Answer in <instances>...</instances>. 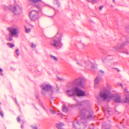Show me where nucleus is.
<instances>
[{
	"label": "nucleus",
	"instance_id": "9d476101",
	"mask_svg": "<svg viewBox=\"0 0 129 129\" xmlns=\"http://www.w3.org/2000/svg\"><path fill=\"white\" fill-rule=\"evenodd\" d=\"M29 16L30 20L32 21H34L38 18V12L35 10H32L30 12Z\"/></svg>",
	"mask_w": 129,
	"mask_h": 129
},
{
	"label": "nucleus",
	"instance_id": "e433bc0d",
	"mask_svg": "<svg viewBox=\"0 0 129 129\" xmlns=\"http://www.w3.org/2000/svg\"><path fill=\"white\" fill-rule=\"evenodd\" d=\"M1 103L0 102V104H1Z\"/></svg>",
	"mask_w": 129,
	"mask_h": 129
},
{
	"label": "nucleus",
	"instance_id": "393cba45",
	"mask_svg": "<svg viewBox=\"0 0 129 129\" xmlns=\"http://www.w3.org/2000/svg\"><path fill=\"white\" fill-rule=\"evenodd\" d=\"M32 128H33V129H37V128L36 126H32Z\"/></svg>",
	"mask_w": 129,
	"mask_h": 129
},
{
	"label": "nucleus",
	"instance_id": "f704fd0d",
	"mask_svg": "<svg viewBox=\"0 0 129 129\" xmlns=\"http://www.w3.org/2000/svg\"><path fill=\"white\" fill-rule=\"evenodd\" d=\"M77 123H78V125H79V122H77Z\"/></svg>",
	"mask_w": 129,
	"mask_h": 129
},
{
	"label": "nucleus",
	"instance_id": "39448f33",
	"mask_svg": "<svg viewBox=\"0 0 129 129\" xmlns=\"http://www.w3.org/2000/svg\"><path fill=\"white\" fill-rule=\"evenodd\" d=\"M41 87L42 89L41 93L43 95H45L47 92L50 94L52 92V86L49 84H43L41 85Z\"/></svg>",
	"mask_w": 129,
	"mask_h": 129
},
{
	"label": "nucleus",
	"instance_id": "f03ea898",
	"mask_svg": "<svg viewBox=\"0 0 129 129\" xmlns=\"http://www.w3.org/2000/svg\"><path fill=\"white\" fill-rule=\"evenodd\" d=\"M62 34L58 32L55 36L52 39L50 42V44L52 46L60 48L62 44L61 42Z\"/></svg>",
	"mask_w": 129,
	"mask_h": 129
},
{
	"label": "nucleus",
	"instance_id": "c85d7f7f",
	"mask_svg": "<svg viewBox=\"0 0 129 129\" xmlns=\"http://www.w3.org/2000/svg\"><path fill=\"white\" fill-rule=\"evenodd\" d=\"M2 70L0 68V72H2Z\"/></svg>",
	"mask_w": 129,
	"mask_h": 129
},
{
	"label": "nucleus",
	"instance_id": "a878e982",
	"mask_svg": "<svg viewBox=\"0 0 129 129\" xmlns=\"http://www.w3.org/2000/svg\"><path fill=\"white\" fill-rule=\"evenodd\" d=\"M103 6H101L100 7V9L101 10H102L103 8Z\"/></svg>",
	"mask_w": 129,
	"mask_h": 129
},
{
	"label": "nucleus",
	"instance_id": "c756f323",
	"mask_svg": "<svg viewBox=\"0 0 129 129\" xmlns=\"http://www.w3.org/2000/svg\"><path fill=\"white\" fill-rule=\"evenodd\" d=\"M113 3H115V0H113Z\"/></svg>",
	"mask_w": 129,
	"mask_h": 129
},
{
	"label": "nucleus",
	"instance_id": "2f4dec72",
	"mask_svg": "<svg viewBox=\"0 0 129 129\" xmlns=\"http://www.w3.org/2000/svg\"><path fill=\"white\" fill-rule=\"evenodd\" d=\"M21 128H23V126L22 125L21 126Z\"/></svg>",
	"mask_w": 129,
	"mask_h": 129
},
{
	"label": "nucleus",
	"instance_id": "a211bd4d",
	"mask_svg": "<svg viewBox=\"0 0 129 129\" xmlns=\"http://www.w3.org/2000/svg\"><path fill=\"white\" fill-rule=\"evenodd\" d=\"M31 47L33 48H35L36 47V45L33 43H31Z\"/></svg>",
	"mask_w": 129,
	"mask_h": 129
},
{
	"label": "nucleus",
	"instance_id": "423d86ee",
	"mask_svg": "<svg viewBox=\"0 0 129 129\" xmlns=\"http://www.w3.org/2000/svg\"><path fill=\"white\" fill-rule=\"evenodd\" d=\"M85 80L83 78H79L76 79L74 80L72 83L73 86H79L82 87L84 86V82Z\"/></svg>",
	"mask_w": 129,
	"mask_h": 129
},
{
	"label": "nucleus",
	"instance_id": "b1692460",
	"mask_svg": "<svg viewBox=\"0 0 129 129\" xmlns=\"http://www.w3.org/2000/svg\"><path fill=\"white\" fill-rule=\"evenodd\" d=\"M99 73L103 74L104 73V72L102 70H100L99 71Z\"/></svg>",
	"mask_w": 129,
	"mask_h": 129
},
{
	"label": "nucleus",
	"instance_id": "c9c22d12",
	"mask_svg": "<svg viewBox=\"0 0 129 129\" xmlns=\"http://www.w3.org/2000/svg\"><path fill=\"white\" fill-rule=\"evenodd\" d=\"M108 65L109 66H110V65L109 64H108Z\"/></svg>",
	"mask_w": 129,
	"mask_h": 129
},
{
	"label": "nucleus",
	"instance_id": "7c9ffc66",
	"mask_svg": "<svg viewBox=\"0 0 129 129\" xmlns=\"http://www.w3.org/2000/svg\"><path fill=\"white\" fill-rule=\"evenodd\" d=\"M120 85L122 87V84H120Z\"/></svg>",
	"mask_w": 129,
	"mask_h": 129
},
{
	"label": "nucleus",
	"instance_id": "f3484780",
	"mask_svg": "<svg viewBox=\"0 0 129 129\" xmlns=\"http://www.w3.org/2000/svg\"><path fill=\"white\" fill-rule=\"evenodd\" d=\"M15 52L18 56H19V49H17L16 50Z\"/></svg>",
	"mask_w": 129,
	"mask_h": 129
},
{
	"label": "nucleus",
	"instance_id": "bb28decb",
	"mask_svg": "<svg viewBox=\"0 0 129 129\" xmlns=\"http://www.w3.org/2000/svg\"><path fill=\"white\" fill-rule=\"evenodd\" d=\"M78 105H76V106H77L78 105H80V103H78Z\"/></svg>",
	"mask_w": 129,
	"mask_h": 129
},
{
	"label": "nucleus",
	"instance_id": "0eeeda50",
	"mask_svg": "<svg viewBox=\"0 0 129 129\" xmlns=\"http://www.w3.org/2000/svg\"><path fill=\"white\" fill-rule=\"evenodd\" d=\"M77 63L79 66L86 68H92L91 67L92 63L89 61H86L84 59H81L77 60Z\"/></svg>",
	"mask_w": 129,
	"mask_h": 129
},
{
	"label": "nucleus",
	"instance_id": "f257e3e1",
	"mask_svg": "<svg viewBox=\"0 0 129 129\" xmlns=\"http://www.w3.org/2000/svg\"><path fill=\"white\" fill-rule=\"evenodd\" d=\"M107 89H104L103 90L101 91L99 95L97 97V99L100 101H105L107 99H110L113 98L114 95L112 94L109 90L111 88V86L108 85Z\"/></svg>",
	"mask_w": 129,
	"mask_h": 129
},
{
	"label": "nucleus",
	"instance_id": "7ed1b4c3",
	"mask_svg": "<svg viewBox=\"0 0 129 129\" xmlns=\"http://www.w3.org/2000/svg\"><path fill=\"white\" fill-rule=\"evenodd\" d=\"M67 92L69 96H83L85 95V92L80 89L77 86H73V87L67 90Z\"/></svg>",
	"mask_w": 129,
	"mask_h": 129
},
{
	"label": "nucleus",
	"instance_id": "72a5a7b5",
	"mask_svg": "<svg viewBox=\"0 0 129 129\" xmlns=\"http://www.w3.org/2000/svg\"><path fill=\"white\" fill-rule=\"evenodd\" d=\"M120 47H118V48H117V49H120Z\"/></svg>",
	"mask_w": 129,
	"mask_h": 129
},
{
	"label": "nucleus",
	"instance_id": "cd10ccee",
	"mask_svg": "<svg viewBox=\"0 0 129 129\" xmlns=\"http://www.w3.org/2000/svg\"><path fill=\"white\" fill-rule=\"evenodd\" d=\"M106 60L105 59H103V61L104 62H105V60Z\"/></svg>",
	"mask_w": 129,
	"mask_h": 129
},
{
	"label": "nucleus",
	"instance_id": "4468645a",
	"mask_svg": "<svg viewBox=\"0 0 129 129\" xmlns=\"http://www.w3.org/2000/svg\"><path fill=\"white\" fill-rule=\"evenodd\" d=\"M62 110L64 112H67L68 111V109L66 105H64L63 107Z\"/></svg>",
	"mask_w": 129,
	"mask_h": 129
},
{
	"label": "nucleus",
	"instance_id": "aec40b11",
	"mask_svg": "<svg viewBox=\"0 0 129 129\" xmlns=\"http://www.w3.org/2000/svg\"><path fill=\"white\" fill-rule=\"evenodd\" d=\"M31 1L35 3H36L41 1V0H30Z\"/></svg>",
	"mask_w": 129,
	"mask_h": 129
},
{
	"label": "nucleus",
	"instance_id": "412c9836",
	"mask_svg": "<svg viewBox=\"0 0 129 129\" xmlns=\"http://www.w3.org/2000/svg\"><path fill=\"white\" fill-rule=\"evenodd\" d=\"M0 115H1V116L3 117L4 116V114L3 112L2 111H1L0 112Z\"/></svg>",
	"mask_w": 129,
	"mask_h": 129
},
{
	"label": "nucleus",
	"instance_id": "9b49d317",
	"mask_svg": "<svg viewBox=\"0 0 129 129\" xmlns=\"http://www.w3.org/2000/svg\"><path fill=\"white\" fill-rule=\"evenodd\" d=\"M100 78L99 76L96 77L94 80V86L96 88L98 86L99 83L100 81Z\"/></svg>",
	"mask_w": 129,
	"mask_h": 129
},
{
	"label": "nucleus",
	"instance_id": "1a4fd4ad",
	"mask_svg": "<svg viewBox=\"0 0 129 129\" xmlns=\"http://www.w3.org/2000/svg\"><path fill=\"white\" fill-rule=\"evenodd\" d=\"M10 9L15 14H18L21 12V9L20 6H18L15 7L11 6H10Z\"/></svg>",
	"mask_w": 129,
	"mask_h": 129
},
{
	"label": "nucleus",
	"instance_id": "4be33fe9",
	"mask_svg": "<svg viewBox=\"0 0 129 129\" xmlns=\"http://www.w3.org/2000/svg\"><path fill=\"white\" fill-rule=\"evenodd\" d=\"M9 36H10V37H9V40L10 41H12V36H11L10 35H9Z\"/></svg>",
	"mask_w": 129,
	"mask_h": 129
},
{
	"label": "nucleus",
	"instance_id": "20e7f679",
	"mask_svg": "<svg viewBox=\"0 0 129 129\" xmlns=\"http://www.w3.org/2000/svg\"><path fill=\"white\" fill-rule=\"evenodd\" d=\"M93 112L92 109L86 108L83 109L80 111V116L81 118L84 119L87 118L91 119L92 117V115Z\"/></svg>",
	"mask_w": 129,
	"mask_h": 129
},
{
	"label": "nucleus",
	"instance_id": "f8f14e48",
	"mask_svg": "<svg viewBox=\"0 0 129 129\" xmlns=\"http://www.w3.org/2000/svg\"><path fill=\"white\" fill-rule=\"evenodd\" d=\"M64 124L62 123H58L56 124V126L58 129H61Z\"/></svg>",
	"mask_w": 129,
	"mask_h": 129
},
{
	"label": "nucleus",
	"instance_id": "5701e85b",
	"mask_svg": "<svg viewBox=\"0 0 129 129\" xmlns=\"http://www.w3.org/2000/svg\"><path fill=\"white\" fill-rule=\"evenodd\" d=\"M17 120L19 122L21 120L20 119V118H19V117H18L17 118Z\"/></svg>",
	"mask_w": 129,
	"mask_h": 129
},
{
	"label": "nucleus",
	"instance_id": "dca6fc26",
	"mask_svg": "<svg viewBox=\"0 0 129 129\" xmlns=\"http://www.w3.org/2000/svg\"><path fill=\"white\" fill-rule=\"evenodd\" d=\"M7 44L10 48H12L14 46V45L13 44H12L10 43H8Z\"/></svg>",
	"mask_w": 129,
	"mask_h": 129
},
{
	"label": "nucleus",
	"instance_id": "6ab92c4d",
	"mask_svg": "<svg viewBox=\"0 0 129 129\" xmlns=\"http://www.w3.org/2000/svg\"><path fill=\"white\" fill-rule=\"evenodd\" d=\"M50 112H51V113L52 114H54L56 112L54 111L52 109H51L50 110Z\"/></svg>",
	"mask_w": 129,
	"mask_h": 129
},
{
	"label": "nucleus",
	"instance_id": "473e14b6",
	"mask_svg": "<svg viewBox=\"0 0 129 129\" xmlns=\"http://www.w3.org/2000/svg\"><path fill=\"white\" fill-rule=\"evenodd\" d=\"M126 53L127 54H128L129 53L128 52H127Z\"/></svg>",
	"mask_w": 129,
	"mask_h": 129
},
{
	"label": "nucleus",
	"instance_id": "ddd939ff",
	"mask_svg": "<svg viewBox=\"0 0 129 129\" xmlns=\"http://www.w3.org/2000/svg\"><path fill=\"white\" fill-rule=\"evenodd\" d=\"M50 56L51 58L54 61L57 62L58 60V59L57 57L52 55H50Z\"/></svg>",
	"mask_w": 129,
	"mask_h": 129
},
{
	"label": "nucleus",
	"instance_id": "6e6552de",
	"mask_svg": "<svg viewBox=\"0 0 129 129\" xmlns=\"http://www.w3.org/2000/svg\"><path fill=\"white\" fill-rule=\"evenodd\" d=\"M9 31L10 35L12 37L18 36L19 30L17 27H12L8 28Z\"/></svg>",
	"mask_w": 129,
	"mask_h": 129
},
{
	"label": "nucleus",
	"instance_id": "2eb2a0df",
	"mask_svg": "<svg viewBox=\"0 0 129 129\" xmlns=\"http://www.w3.org/2000/svg\"><path fill=\"white\" fill-rule=\"evenodd\" d=\"M25 29V31L26 33H29L30 31V29L29 28H27L25 26H24Z\"/></svg>",
	"mask_w": 129,
	"mask_h": 129
}]
</instances>
